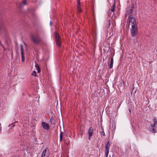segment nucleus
Instances as JSON below:
<instances>
[{"mask_svg": "<svg viewBox=\"0 0 157 157\" xmlns=\"http://www.w3.org/2000/svg\"><path fill=\"white\" fill-rule=\"evenodd\" d=\"M54 35L55 42L57 46L59 48H60L62 44V43L60 40L61 39V37L57 31H56L55 32Z\"/></svg>", "mask_w": 157, "mask_h": 157, "instance_id": "f257e3e1", "label": "nucleus"}, {"mask_svg": "<svg viewBox=\"0 0 157 157\" xmlns=\"http://www.w3.org/2000/svg\"><path fill=\"white\" fill-rule=\"evenodd\" d=\"M31 37L34 43L36 44H39L42 40L41 38L37 35L35 36L31 35Z\"/></svg>", "mask_w": 157, "mask_h": 157, "instance_id": "f03ea898", "label": "nucleus"}, {"mask_svg": "<svg viewBox=\"0 0 157 157\" xmlns=\"http://www.w3.org/2000/svg\"><path fill=\"white\" fill-rule=\"evenodd\" d=\"M132 27L130 29V32L131 36L133 37H135L138 33V29L137 25H132Z\"/></svg>", "mask_w": 157, "mask_h": 157, "instance_id": "7ed1b4c3", "label": "nucleus"}, {"mask_svg": "<svg viewBox=\"0 0 157 157\" xmlns=\"http://www.w3.org/2000/svg\"><path fill=\"white\" fill-rule=\"evenodd\" d=\"M49 153L48 148H46L43 151L41 157H48L49 156Z\"/></svg>", "mask_w": 157, "mask_h": 157, "instance_id": "20e7f679", "label": "nucleus"}, {"mask_svg": "<svg viewBox=\"0 0 157 157\" xmlns=\"http://www.w3.org/2000/svg\"><path fill=\"white\" fill-rule=\"evenodd\" d=\"M129 21V26L131 23L132 25L136 26L137 25L136 19L135 18H131L130 19L128 20Z\"/></svg>", "mask_w": 157, "mask_h": 157, "instance_id": "39448f33", "label": "nucleus"}, {"mask_svg": "<svg viewBox=\"0 0 157 157\" xmlns=\"http://www.w3.org/2000/svg\"><path fill=\"white\" fill-rule=\"evenodd\" d=\"M41 125L43 128L46 130H48L49 129L50 127L49 124L46 123L45 122L43 121L41 123Z\"/></svg>", "mask_w": 157, "mask_h": 157, "instance_id": "423d86ee", "label": "nucleus"}, {"mask_svg": "<svg viewBox=\"0 0 157 157\" xmlns=\"http://www.w3.org/2000/svg\"><path fill=\"white\" fill-rule=\"evenodd\" d=\"M94 129L92 127H90L89 128L88 130V133L89 134V140H90L91 137L93 136V134Z\"/></svg>", "mask_w": 157, "mask_h": 157, "instance_id": "0eeeda50", "label": "nucleus"}, {"mask_svg": "<svg viewBox=\"0 0 157 157\" xmlns=\"http://www.w3.org/2000/svg\"><path fill=\"white\" fill-rule=\"evenodd\" d=\"M21 54V61L22 62H24L25 60V57L24 56V50L23 48V45L22 44H20Z\"/></svg>", "mask_w": 157, "mask_h": 157, "instance_id": "6e6552de", "label": "nucleus"}, {"mask_svg": "<svg viewBox=\"0 0 157 157\" xmlns=\"http://www.w3.org/2000/svg\"><path fill=\"white\" fill-rule=\"evenodd\" d=\"M113 35V32L112 30H109L107 33V37L108 38H110Z\"/></svg>", "mask_w": 157, "mask_h": 157, "instance_id": "1a4fd4ad", "label": "nucleus"}, {"mask_svg": "<svg viewBox=\"0 0 157 157\" xmlns=\"http://www.w3.org/2000/svg\"><path fill=\"white\" fill-rule=\"evenodd\" d=\"M115 3H113V5L111 7V8L109 10V12H108V14H109V12L110 11L111 12H114V10L115 9Z\"/></svg>", "mask_w": 157, "mask_h": 157, "instance_id": "9d476101", "label": "nucleus"}, {"mask_svg": "<svg viewBox=\"0 0 157 157\" xmlns=\"http://www.w3.org/2000/svg\"><path fill=\"white\" fill-rule=\"evenodd\" d=\"M110 146L109 140L105 145V150L109 151V148Z\"/></svg>", "mask_w": 157, "mask_h": 157, "instance_id": "9b49d317", "label": "nucleus"}, {"mask_svg": "<svg viewBox=\"0 0 157 157\" xmlns=\"http://www.w3.org/2000/svg\"><path fill=\"white\" fill-rule=\"evenodd\" d=\"M50 121L52 124H54L55 123V121L54 117H52L50 119Z\"/></svg>", "mask_w": 157, "mask_h": 157, "instance_id": "f8f14e48", "label": "nucleus"}, {"mask_svg": "<svg viewBox=\"0 0 157 157\" xmlns=\"http://www.w3.org/2000/svg\"><path fill=\"white\" fill-rule=\"evenodd\" d=\"M113 56L111 59V60L110 61V63L109 64V68H112L113 67Z\"/></svg>", "mask_w": 157, "mask_h": 157, "instance_id": "ddd939ff", "label": "nucleus"}, {"mask_svg": "<svg viewBox=\"0 0 157 157\" xmlns=\"http://www.w3.org/2000/svg\"><path fill=\"white\" fill-rule=\"evenodd\" d=\"M35 67L37 70V73H40V68L38 64L37 63L35 64Z\"/></svg>", "mask_w": 157, "mask_h": 157, "instance_id": "4468645a", "label": "nucleus"}, {"mask_svg": "<svg viewBox=\"0 0 157 157\" xmlns=\"http://www.w3.org/2000/svg\"><path fill=\"white\" fill-rule=\"evenodd\" d=\"M64 135V133L63 132H61L60 134V141H62V139Z\"/></svg>", "mask_w": 157, "mask_h": 157, "instance_id": "2eb2a0df", "label": "nucleus"}, {"mask_svg": "<svg viewBox=\"0 0 157 157\" xmlns=\"http://www.w3.org/2000/svg\"><path fill=\"white\" fill-rule=\"evenodd\" d=\"M154 121V124H155V125H157V119H156V118L155 117H154L153 119Z\"/></svg>", "mask_w": 157, "mask_h": 157, "instance_id": "dca6fc26", "label": "nucleus"}, {"mask_svg": "<svg viewBox=\"0 0 157 157\" xmlns=\"http://www.w3.org/2000/svg\"><path fill=\"white\" fill-rule=\"evenodd\" d=\"M70 143V141L68 139H67V140H65V144L67 145H68Z\"/></svg>", "mask_w": 157, "mask_h": 157, "instance_id": "f3484780", "label": "nucleus"}, {"mask_svg": "<svg viewBox=\"0 0 157 157\" xmlns=\"http://www.w3.org/2000/svg\"><path fill=\"white\" fill-rule=\"evenodd\" d=\"M129 15V16L128 17V20L131 19V18H135L133 17V14H128Z\"/></svg>", "mask_w": 157, "mask_h": 157, "instance_id": "a211bd4d", "label": "nucleus"}, {"mask_svg": "<svg viewBox=\"0 0 157 157\" xmlns=\"http://www.w3.org/2000/svg\"><path fill=\"white\" fill-rule=\"evenodd\" d=\"M32 75L33 76H35V77L37 76H36V71H33L32 73Z\"/></svg>", "mask_w": 157, "mask_h": 157, "instance_id": "6ab92c4d", "label": "nucleus"}, {"mask_svg": "<svg viewBox=\"0 0 157 157\" xmlns=\"http://www.w3.org/2000/svg\"><path fill=\"white\" fill-rule=\"evenodd\" d=\"M105 157H107L108 154L109 153V151H107V150H105Z\"/></svg>", "mask_w": 157, "mask_h": 157, "instance_id": "aec40b11", "label": "nucleus"}, {"mask_svg": "<svg viewBox=\"0 0 157 157\" xmlns=\"http://www.w3.org/2000/svg\"><path fill=\"white\" fill-rule=\"evenodd\" d=\"M77 8L78 9V12H81L82 11V10L80 6L77 7Z\"/></svg>", "mask_w": 157, "mask_h": 157, "instance_id": "412c9836", "label": "nucleus"}, {"mask_svg": "<svg viewBox=\"0 0 157 157\" xmlns=\"http://www.w3.org/2000/svg\"><path fill=\"white\" fill-rule=\"evenodd\" d=\"M131 7L130 9H132L133 10V9L135 8L134 4H131Z\"/></svg>", "mask_w": 157, "mask_h": 157, "instance_id": "4be33fe9", "label": "nucleus"}, {"mask_svg": "<svg viewBox=\"0 0 157 157\" xmlns=\"http://www.w3.org/2000/svg\"><path fill=\"white\" fill-rule=\"evenodd\" d=\"M80 6V0H77V7Z\"/></svg>", "mask_w": 157, "mask_h": 157, "instance_id": "5701e85b", "label": "nucleus"}, {"mask_svg": "<svg viewBox=\"0 0 157 157\" xmlns=\"http://www.w3.org/2000/svg\"><path fill=\"white\" fill-rule=\"evenodd\" d=\"M133 10L132 9H130L129 11V12L128 13V14H130L132 13Z\"/></svg>", "mask_w": 157, "mask_h": 157, "instance_id": "b1692460", "label": "nucleus"}, {"mask_svg": "<svg viewBox=\"0 0 157 157\" xmlns=\"http://www.w3.org/2000/svg\"><path fill=\"white\" fill-rule=\"evenodd\" d=\"M26 0H23L22 3L24 5H27V3L26 2Z\"/></svg>", "mask_w": 157, "mask_h": 157, "instance_id": "393cba45", "label": "nucleus"}, {"mask_svg": "<svg viewBox=\"0 0 157 157\" xmlns=\"http://www.w3.org/2000/svg\"><path fill=\"white\" fill-rule=\"evenodd\" d=\"M152 132H154V133H156V130L154 128H153L152 129Z\"/></svg>", "mask_w": 157, "mask_h": 157, "instance_id": "a878e982", "label": "nucleus"}, {"mask_svg": "<svg viewBox=\"0 0 157 157\" xmlns=\"http://www.w3.org/2000/svg\"><path fill=\"white\" fill-rule=\"evenodd\" d=\"M101 135H102V136H105V132L104 131H102L101 132Z\"/></svg>", "mask_w": 157, "mask_h": 157, "instance_id": "bb28decb", "label": "nucleus"}, {"mask_svg": "<svg viewBox=\"0 0 157 157\" xmlns=\"http://www.w3.org/2000/svg\"><path fill=\"white\" fill-rule=\"evenodd\" d=\"M83 132H81L80 133V134H79V135H80V136H81V138H82V135H83Z\"/></svg>", "mask_w": 157, "mask_h": 157, "instance_id": "cd10ccee", "label": "nucleus"}, {"mask_svg": "<svg viewBox=\"0 0 157 157\" xmlns=\"http://www.w3.org/2000/svg\"><path fill=\"white\" fill-rule=\"evenodd\" d=\"M34 20H36L37 19L36 16L35 14H34Z\"/></svg>", "mask_w": 157, "mask_h": 157, "instance_id": "c85d7f7f", "label": "nucleus"}, {"mask_svg": "<svg viewBox=\"0 0 157 157\" xmlns=\"http://www.w3.org/2000/svg\"><path fill=\"white\" fill-rule=\"evenodd\" d=\"M124 81L123 80L121 84V86H124Z\"/></svg>", "mask_w": 157, "mask_h": 157, "instance_id": "c756f323", "label": "nucleus"}, {"mask_svg": "<svg viewBox=\"0 0 157 157\" xmlns=\"http://www.w3.org/2000/svg\"><path fill=\"white\" fill-rule=\"evenodd\" d=\"M155 124H151V127H152V128H154V127H155Z\"/></svg>", "mask_w": 157, "mask_h": 157, "instance_id": "7c9ffc66", "label": "nucleus"}, {"mask_svg": "<svg viewBox=\"0 0 157 157\" xmlns=\"http://www.w3.org/2000/svg\"><path fill=\"white\" fill-rule=\"evenodd\" d=\"M109 26L110 25V20H109Z\"/></svg>", "mask_w": 157, "mask_h": 157, "instance_id": "2f4dec72", "label": "nucleus"}, {"mask_svg": "<svg viewBox=\"0 0 157 157\" xmlns=\"http://www.w3.org/2000/svg\"><path fill=\"white\" fill-rule=\"evenodd\" d=\"M50 25H52V22L51 21H50Z\"/></svg>", "mask_w": 157, "mask_h": 157, "instance_id": "473e14b6", "label": "nucleus"}, {"mask_svg": "<svg viewBox=\"0 0 157 157\" xmlns=\"http://www.w3.org/2000/svg\"><path fill=\"white\" fill-rule=\"evenodd\" d=\"M0 43L1 45V46H2L3 47H4V46H2V43H1V41H0Z\"/></svg>", "mask_w": 157, "mask_h": 157, "instance_id": "72a5a7b5", "label": "nucleus"}, {"mask_svg": "<svg viewBox=\"0 0 157 157\" xmlns=\"http://www.w3.org/2000/svg\"><path fill=\"white\" fill-rule=\"evenodd\" d=\"M129 112L130 113H131V111L130 109H129Z\"/></svg>", "mask_w": 157, "mask_h": 157, "instance_id": "f704fd0d", "label": "nucleus"}, {"mask_svg": "<svg viewBox=\"0 0 157 157\" xmlns=\"http://www.w3.org/2000/svg\"><path fill=\"white\" fill-rule=\"evenodd\" d=\"M16 45L17 46L18 44H17V43H16Z\"/></svg>", "mask_w": 157, "mask_h": 157, "instance_id": "c9c22d12", "label": "nucleus"}, {"mask_svg": "<svg viewBox=\"0 0 157 157\" xmlns=\"http://www.w3.org/2000/svg\"><path fill=\"white\" fill-rule=\"evenodd\" d=\"M134 131H136V129L134 128Z\"/></svg>", "mask_w": 157, "mask_h": 157, "instance_id": "e433bc0d", "label": "nucleus"}, {"mask_svg": "<svg viewBox=\"0 0 157 157\" xmlns=\"http://www.w3.org/2000/svg\"><path fill=\"white\" fill-rule=\"evenodd\" d=\"M109 157H111V156H110V155L109 156Z\"/></svg>", "mask_w": 157, "mask_h": 157, "instance_id": "4c0bfd02", "label": "nucleus"}]
</instances>
